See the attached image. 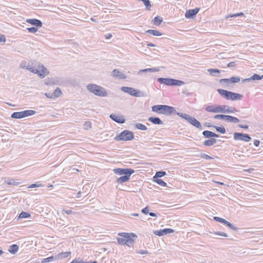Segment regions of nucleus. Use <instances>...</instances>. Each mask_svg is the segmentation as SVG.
<instances>
[{"instance_id": "nucleus-1", "label": "nucleus", "mask_w": 263, "mask_h": 263, "mask_svg": "<svg viewBox=\"0 0 263 263\" xmlns=\"http://www.w3.org/2000/svg\"><path fill=\"white\" fill-rule=\"evenodd\" d=\"M86 87L89 92L96 96L105 97L108 95L106 89L101 86L95 84H89L87 85Z\"/></svg>"}, {"instance_id": "nucleus-2", "label": "nucleus", "mask_w": 263, "mask_h": 263, "mask_svg": "<svg viewBox=\"0 0 263 263\" xmlns=\"http://www.w3.org/2000/svg\"><path fill=\"white\" fill-rule=\"evenodd\" d=\"M119 235L121 236L122 237L118 238L117 240L118 243L121 245H126L130 247L133 245L134 238H136L137 236L133 233H119Z\"/></svg>"}, {"instance_id": "nucleus-3", "label": "nucleus", "mask_w": 263, "mask_h": 263, "mask_svg": "<svg viewBox=\"0 0 263 263\" xmlns=\"http://www.w3.org/2000/svg\"><path fill=\"white\" fill-rule=\"evenodd\" d=\"M152 110L154 112L165 115H172L176 112L173 107L165 105H154L152 107Z\"/></svg>"}, {"instance_id": "nucleus-4", "label": "nucleus", "mask_w": 263, "mask_h": 263, "mask_svg": "<svg viewBox=\"0 0 263 263\" xmlns=\"http://www.w3.org/2000/svg\"><path fill=\"white\" fill-rule=\"evenodd\" d=\"M217 91L224 98L232 101L240 100L242 98L240 94L229 91L223 89H218Z\"/></svg>"}, {"instance_id": "nucleus-5", "label": "nucleus", "mask_w": 263, "mask_h": 263, "mask_svg": "<svg viewBox=\"0 0 263 263\" xmlns=\"http://www.w3.org/2000/svg\"><path fill=\"white\" fill-rule=\"evenodd\" d=\"M177 114L179 117L188 121L193 126L200 129H202V126L200 122L197 120L194 117H191L189 115L181 112H177Z\"/></svg>"}, {"instance_id": "nucleus-6", "label": "nucleus", "mask_w": 263, "mask_h": 263, "mask_svg": "<svg viewBox=\"0 0 263 263\" xmlns=\"http://www.w3.org/2000/svg\"><path fill=\"white\" fill-rule=\"evenodd\" d=\"M134 138V133L128 130H124L119 135H117L115 140L117 141H129L133 140Z\"/></svg>"}, {"instance_id": "nucleus-7", "label": "nucleus", "mask_w": 263, "mask_h": 263, "mask_svg": "<svg viewBox=\"0 0 263 263\" xmlns=\"http://www.w3.org/2000/svg\"><path fill=\"white\" fill-rule=\"evenodd\" d=\"M121 90L122 91L128 93L129 95L134 97H139L144 96V94L142 92L138 90H137L133 87L122 86L121 87Z\"/></svg>"}, {"instance_id": "nucleus-8", "label": "nucleus", "mask_w": 263, "mask_h": 263, "mask_svg": "<svg viewBox=\"0 0 263 263\" xmlns=\"http://www.w3.org/2000/svg\"><path fill=\"white\" fill-rule=\"evenodd\" d=\"M233 138L235 140H240L246 142H249L251 140L249 135L240 133H234Z\"/></svg>"}, {"instance_id": "nucleus-9", "label": "nucleus", "mask_w": 263, "mask_h": 263, "mask_svg": "<svg viewBox=\"0 0 263 263\" xmlns=\"http://www.w3.org/2000/svg\"><path fill=\"white\" fill-rule=\"evenodd\" d=\"M236 111V110L234 108L228 105H219L218 113L231 114Z\"/></svg>"}, {"instance_id": "nucleus-10", "label": "nucleus", "mask_w": 263, "mask_h": 263, "mask_svg": "<svg viewBox=\"0 0 263 263\" xmlns=\"http://www.w3.org/2000/svg\"><path fill=\"white\" fill-rule=\"evenodd\" d=\"M114 172L118 175H132L134 173V170L131 168H115L113 170Z\"/></svg>"}, {"instance_id": "nucleus-11", "label": "nucleus", "mask_w": 263, "mask_h": 263, "mask_svg": "<svg viewBox=\"0 0 263 263\" xmlns=\"http://www.w3.org/2000/svg\"><path fill=\"white\" fill-rule=\"evenodd\" d=\"M35 71V73L37 74L41 78H44L48 73L47 69L43 65H39Z\"/></svg>"}, {"instance_id": "nucleus-12", "label": "nucleus", "mask_w": 263, "mask_h": 263, "mask_svg": "<svg viewBox=\"0 0 263 263\" xmlns=\"http://www.w3.org/2000/svg\"><path fill=\"white\" fill-rule=\"evenodd\" d=\"M112 76L119 79H125L127 78L122 71L118 69H115L112 71Z\"/></svg>"}, {"instance_id": "nucleus-13", "label": "nucleus", "mask_w": 263, "mask_h": 263, "mask_svg": "<svg viewBox=\"0 0 263 263\" xmlns=\"http://www.w3.org/2000/svg\"><path fill=\"white\" fill-rule=\"evenodd\" d=\"M219 105H210L205 107V110L209 112L218 113Z\"/></svg>"}, {"instance_id": "nucleus-14", "label": "nucleus", "mask_w": 263, "mask_h": 263, "mask_svg": "<svg viewBox=\"0 0 263 263\" xmlns=\"http://www.w3.org/2000/svg\"><path fill=\"white\" fill-rule=\"evenodd\" d=\"M200 9L198 8H196L193 9H190L187 11L185 14V16L186 18H192L193 16L196 15L197 13L199 12Z\"/></svg>"}, {"instance_id": "nucleus-15", "label": "nucleus", "mask_w": 263, "mask_h": 263, "mask_svg": "<svg viewBox=\"0 0 263 263\" xmlns=\"http://www.w3.org/2000/svg\"><path fill=\"white\" fill-rule=\"evenodd\" d=\"M157 81L161 84H164L168 86H173L174 79L170 78H158Z\"/></svg>"}, {"instance_id": "nucleus-16", "label": "nucleus", "mask_w": 263, "mask_h": 263, "mask_svg": "<svg viewBox=\"0 0 263 263\" xmlns=\"http://www.w3.org/2000/svg\"><path fill=\"white\" fill-rule=\"evenodd\" d=\"M240 81V79L238 77H232L230 79H221L220 82H224L227 83H236Z\"/></svg>"}, {"instance_id": "nucleus-17", "label": "nucleus", "mask_w": 263, "mask_h": 263, "mask_svg": "<svg viewBox=\"0 0 263 263\" xmlns=\"http://www.w3.org/2000/svg\"><path fill=\"white\" fill-rule=\"evenodd\" d=\"M109 117L114 121L119 123H124L125 121V119L121 116L115 114H111Z\"/></svg>"}, {"instance_id": "nucleus-18", "label": "nucleus", "mask_w": 263, "mask_h": 263, "mask_svg": "<svg viewBox=\"0 0 263 263\" xmlns=\"http://www.w3.org/2000/svg\"><path fill=\"white\" fill-rule=\"evenodd\" d=\"M261 79H263V75H262L261 76H260L259 75H258L257 74H254L250 78L243 79L242 81V82L245 83V82H248L251 81L259 80H261Z\"/></svg>"}, {"instance_id": "nucleus-19", "label": "nucleus", "mask_w": 263, "mask_h": 263, "mask_svg": "<svg viewBox=\"0 0 263 263\" xmlns=\"http://www.w3.org/2000/svg\"><path fill=\"white\" fill-rule=\"evenodd\" d=\"M26 22L29 23L32 25L35 26L36 27H42V23L41 21L35 19H27Z\"/></svg>"}, {"instance_id": "nucleus-20", "label": "nucleus", "mask_w": 263, "mask_h": 263, "mask_svg": "<svg viewBox=\"0 0 263 263\" xmlns=\"http://www.w3.org/2000/svg\"><path fill=\"white\" fill-rule=\"evenodd\" d=\"M224 121L231 123H238L239 122V119L235 117L229 115H225Z\"/></svg>"}, {"instance_id": "nucleus-21", "label": "nucleus", "mask_w": 263, "mask_h": 263, "mask_svg": "<svg viewBox=\"0 0 263 263\" xmlns=\"http://www.w3.org/2000/svg\"><path fill=\"white\" fill-rule=\"evenodd\" d=\"M148 121L154 124L160 125L163 124V122L158 117H150L148 118Z\"/></svg>"}, {"instance_id": "nucleus-22", "label": "nucleus", "mask_w": 263, "mask_h": 263, "mask_svg": "<svg viewBox=\"0 0 263 263\" xmlns=\"http://www.w3.org/2000/svg\"><path fill=\"white\" fill-rule=\"evenodd\" d=\"M132 175H125L124 176H121L118 178L117 180V182L118 183H122L127 181Z\"/></svg>"}, {"instance_id": "nucleus-23", "label": "nucleus", "mask_w": 263, "mask_h": 263, "mask_svg": "<svg viewBox=\"0 0 263 263\" xmlns=\"http://www.w3.org/2000/svg\"><path fill=\"white\" fill-rule=\"evenodd\" d=\"M159 69L158 68H147L144 69H141L139 71L138 73H146V72H154L156 71H158Z\"/></svg>"}, {"instance_id": "nucleus-24", "label": "nucleus", "mask_w": 263, "mask_h": 263, "mask_svg": "<svg viewBox=\"0 0 263 263\" xmlns=\"http://www.w3.org/2000/svg\"><path fill=\"white\" fill-rule=\"evenodd\" d=\"M145 33L154 36H160L162 35V33L160 31L156 30L149 29L146 31Z\"/></svg>"}, {"instance_id": "nucleus-25", "label": "nucleus", "mask_w": 263, "mask_h": 263, "mask_svg": "<svg viewBox=\"0 0 263 263\" xmlns=\"http://www.w3.org/2000/svg\"><path fill=\"white\" fill-rule=\"evenodd\" d=\"M18 246L16 245H12L10 246L8 251L12 254H15L18 250Z\"/></svg>"}, {"instance_id": "nucleus-26", "label": "nucleus", "mask_w": 263, "mask_h": 263, "mask_svg": "<svg viewBox=\"0 0 263 263\" xmlns=\"http://www.w3.org/2000/svg\"><path fill=\"white\" fill-rule=\"evenodd\" d=\"M216 141H217L216 139H215L214 138H212L211 139L205 140L203 142V144H204V145L206 146H212V145L215 144L216 143Z\"/></svg>"}, {"instance_id": "nucleus-27", "label": "nucleus", "mask_w": 263, "mask_h": 263, "mask_svg": "<svg viewBox=\"0 0 263 263\" xmlns=\"http://www.w3.org/2000/svg\"><path fill=\"white\" fill-rule=\"evenodd\" d=\"M208 71L212 75L216 77L220 76V70L217 69H208Z\"/></svg>"}, {"instance_id": "nucleus-28", "label": "nucleus", "mask_w": 263, "mask_h": 263, "mask_svg": "<svg viewBox=\"0 0 263 263\" xmlns=\"http://www.w3.org/2000/svg\"><path fill=\"white\" fill-rule=\"evenodd\" d=\"M11 118L14 119H21L24 118L23 111L13 112L11 115Z\"/></svg>"}, {"instance_id": "nucleus-29", "label": "nucleus", "mask_w": 263, "mask_h": 263, "mask_svg": "<svg viewBox=\"0 0 263 263\" xmlns=\"http://www.w3.org/2000/svg\"><path fill=\"white\" fill-rule=\"evenodd\" d=\"M5 183L9 184V185H17L19 184L20 182L17 181V180L12 179H9L5 181Z\"/></svg>"}, {"instance_id": "nucleus-30", "label": "nucleus", "mask_w": 263, "mask_h": 263, "mask_svg": "<svg viewBox=\"0 0 263 263\" xmlns=\"http://www.w3.org/2000/svg\"><path fill=\"white\" fill-rule=\"evenodd\" d=\"M36 111L33 110H27L23 111L24 117H28L34 115Z\"/></svg>"}, {"instance_id": "nucleus-31", "label": "nucleus", "mask_w": 263, "mask_h": 263, "mask_svg": "<svg viewBox=\"0 0 263 263\" xmlns=\"http://www.w3.org/2000/svg\"><path fill=\"white\" fill-rule=\"evenodd\" d=\"M27 218H31V215L28 212H22L20 214L17 219Z\"/></svg>"}, {"instance_id": "nucleus-32", "label": "nucleus", "mask_w": 263, "mask_h": 263, "mask_svg": "<svg viewBox=\"0 0 263 263\" xmlns=\"http://www.w3.org/2000/svg\"><path fill=\"white\" fill-rule=\"evenodd\" d=\"M135 127L137 129L141 130H146L147 129V127L145 125H144L142 123H136Z\"/></svg>"}, {"instance_id": "nucleus-33", "label": "nucleus", "mask_w": 263, "mask_h": 263, "mask_svg": "<svg viewBox=\"0 0 263 263\" xmlns=\"http://www.w3.org/2000/svg\"><path fill=\"white\" fill-rule=\"evenodd\" d=\"M162 21L163 19L161 17L157 16L153 20V24L156 25H159Z\"/></svg>"}, {"instance_id": "nucleus-34", "label": "nucleus", "mask_w": 263, "mask_h": 263, "mask_svg": "<svg viewBox=\"0 0 263 263\" xmlns=\"http://www.w3.org/2000/svg\"><path fill=\"white\" fill-rule=\"evenodd\" d=\"M153 181L162 186L165 187L167 186L166 183L160 179H153Z\"/></svg>"}, {"instance_id": "nucleus-35", "label": "nucleus", "mask_w": 263, "mask_h": 263, "mask_svg": "<svg viewBox=\"0 0 263 263\" xmlns=\"http://www.w3.org/2000/svg\"><path fill=\"white\" fill-rule=\"evenodd\" d=\"M166 175V172L163 171H159L156 172L155 175L154 176L153 179H159L158 178L162 177Z\"/></svg>"}, {"instance_id": "nucleus-36", "label": "nucleus", "mask_w": 263, "mask_h": 263, "mask_svg": "<svg viewBox=\"0 0 263 263\" xmlns=\"http://www.w3.org/2000/svg\"><path fill=\"white\" fill-rule=\"evenodd\" d=\"M61 93H62L61 90L60 89V88L58 87L55 89L54 92L52 93V95H53V98H57V97H59V96H60Z\"/></svg>"}, {"instance_id": "nucleus-37", "label": "nucleus", "mask_w": 263, "mask_h": 263, "mask_svg": "<svg viewBox=\"0 0 263 263\" xmlns=\"http://www.w3.org/2000/svg\"><path fill=\"white\" fill-rule=\"evenodd\" d=\"M185 84V83L181 80L174 79L173 86H181Z\"/></svg>"}, {"instance_id": "nucleus-38", "label": "nucleus", "mask_w": 263, "mask_h": 263, "mask_svg": "<svg viewBox=\"0 0 263 263\" xmlns=\"http://www.w3.org/2000/svg\"><path fill=\"white\" fill-rule=\"evenodd\" d=\"M53 260H55L54 256H51L50 257H47V258L43 259L42 260L41 262H42V263H48V262L52 261Z\"/></svg>"}, {"instance_id": "nucleus-39", "label": "nucleus", "mask_w": 263, "mask_h": 263, "mask_svg": "<svg viewBox=\"0 0 263 263\" xmlns=\"http://www.w3.org/2000/svg\"><path fill=\"white\" fill-rule=\"evenodd\" d=\"M213 133L209 130H204L202 132V135L206 138H210L212 137Z\"/></svg>"}, {"instance_id": "nucleus-40", "label": "nucleus", "mask_w": 263, "mask_h": 263, "mask_svg": "<svg viewBox=\"0 0 263 263\" xmlns=\"http://www.w3.org/2000/svg\"><path fill=\"white\" fill-rule=\"evenodd\" d=\"M30 66L29 64H28L26 61L22 62L20 64V67L23 69H28L29 67Z\"/></svg>"}, {"instance_id": "nucleus-41", "label": "nucleus", "mask_w": 263, "mask_h": 263, "mask_svg": "<svg viewBox=\"0 0 263 263\" xmlns=\"http://www.w3.org/2000/svg\"><path fill=\"white\" fill-rule=\"evenodd\" d=\"M214 128L216 129V130L221 133V134H224L226 133V129L225 128L223 127H219L217 126H214Z\"/></svg>"}, {"instance_id": "nucleus-42", "label": "nucleus", "mask_w": 263, "mask_h": 263, "mask_svg": "<svg viewBox=\"0 0 263 263\" xmlns=\"http://www.w3.org/2000/svg\"><path fill=\"white\" fill-rule=\"evenodd\" d=\"M91 127V123L89 121H86L83 124V128L85 129L88 130Z\"/></svg>"}, {"instance_id": "nucleus-43", "label": "nucleus", "mask_w": 263, "mask_h": 263, "mask_svg": "<svg viewBox=\"0 0 263 263\" xmlns=\"http://www.w3.org/2000/svg\"><path fill=\"white\" fill-rule=\"evenodd\" d=\"M154 233L155 235H156L157 236H163V235H165V234L164 233V229L160 230H158V231H155L154 232Z\"/></svg>"}, {"instance_id": "nucleus-44", "label": "nucleus", "mask_w": 263, "mask_h": 263, "mask_svg": "<svg viewBox=\"0 0 263 263\" xmlns=\"http://www.w3.org/2000/svg\"><path fill=\"white\" fill-rule=\"evenodd\" d=\"M224 224L233 230H237V228L236 227L234 226L233 224H232L231 223H230L229 221L227 220L226 222H224Z\"/></svg>"}, {"instance_id": "nucleus-45", "label": "nucleus", "mask_w": 263, "mask_h": 263, "mask_svg": "<svg viewBox=\"0 0 263 263\" xmlns=\"http://www.w3.org/2000/svg\"><path fill=\"white\" fill-rule=\"evenodd\" d=\"M27 30L30 33H35L37 31L38 29L36 27H32L30 28H27Z\"/></svg>"}, {"instance_id": "nucleus-46", "label": "nucleus", "mask_w": 263, "mask_h": 263, "mask_svg": "<svg viewBox=\"0 0 263 263\" xmlns=\"http://www.w3.org/2000/svg\"><path fill=\"white\" fill-rule=\"evenodd\" d=\"M225 115L218 114L214 116V118L215 119H221L224 120Z\"/></svg>"}, {"instance_id": "nucleus-47", "label": "nucleus", "mask_w": 263, "mask_h": 263, "mask_svg": "<svg viewBox=\"0 0 263 263\" xmlns=\"http://www.w3.org/2000/svg\"><path fill=\"white\" fill-rule=\"evenodd\" d=\"M214 219L217 221L223 223L224 224V222H226V220H225L222 218L219 217H214Z\"/></svg>"}, {"instance_id": "nucleus-48", "label": "nucleus", "mask_w": 263, "mask_h": 263, "mask_svg": "<svg viewBox=\"0 0 263 263\" xmlns=\"http://www.w3.org/2000/svg\"><path fill=\"white\" fill-rule=\"evenodd\" d=\"M213 234H216V235H220V236H223V237L228 236L227 234L226 233L218 231V232H214V233H213Z\"/></svg>"}, {"instance_id": "nucleus-49", "label": "nucleus", "mask_w": 263, "mask_h": 263, "mask_svg": "<svg viewBox=\"0 0 263 263\" xmlns=\"http://www.w3.org/2000/svg\"><path fill=\"white\" fill-rule=\"evenodd\" d=\"M200 157L201 158L205 159H211L212 158L211 156H210L205 154H201L200 155Z\"/></svg>"}, {"instance_id": "nucleus-50", "label": "nucleus", "mask_w": 263, "mask_h": 263, "mask_svg": "<svg viewBox=\"0 0 263 263\" xmlns=\"http://www.w3.org/2000/svg\"><path fill=\"white\" fill-rule=\"evenodd\" d=\"M61 255H62L63 258H66L68 257L70 254V252H61Z\"/></svg>"}, {"instance_id": "nucleus-51", "label": "nucleus", "mask_w": 263, "mask_h": 263, "mask_svg": "<svg viewBox=\"0 0 263 263\" xmlns=\"http://www.w3.org/2000/svg\"><path fill=\"white\" fill-rule=\"evenodd\" d=\"M54 256L55 260H60V259H62V258H63L61 253H59L58 254H57L55 256Z\"/></svg>"}, {"instance_id": "nucleus-52", "label": "nucleus", "mask_w": 263, "mask_h": 263, "mask_svg": "<svg viewBox=\"0 0 263 263\" xmlns=\"http://www.w3.org/2000/svg\"><path fill=\"white\" fill-rule=\"evenodd\" d=\"M6 39L5 36L4 34L0 33V43H2V42L4 43L6 42Z\"/></svg>"}, {"instance_id": "nucleus-53", "label": "nucleus", "mask_w": 263, "mask_h": 263, "mask_svg": "<svg viewBox=\"0 0 263 263\" xmlns=\"http://www.w3.org/2000/svg\"><path fill=\"white\" fill-rule=\"evenodd\" d=\"M70 263H84V261L82 259H75Z\"/></svg>"}, {"instance_id": "nucleus-54", "label": "nucleus", "mask_w": 263, "mask_h": 263, "mask_svg": "<svg viewBox=\"0 0 263 263\" xmlns=\"http://www.w3.org/2000/svg\"><path fill=\"white\" fill-rule=\"evenodd\" d=\"M36 68V67L32 66L30 65V66L29 67L28 70L33 73H35V70Z\"/></svg>"}, {"instance_id": "nucleus-55", "label": "nucleus", "mask_w": 263, "mask_h": 263, "mask_svg": "<svg viewBox=\"0 0 263 263\" xmlns=\"http://www.w3.org/2000/svg\"><path fill=\"white\" fill-rule=\"evenodd\" d=\"M164 233L165 234V235L167 234H168V233H172L173 232V230L171 229H164Z\"/></svg>"}, {"instance_id": "nucleus-56", "label": "nucleus", "mask_w": 263, "mask_h": 263, "mask_svg": "<svg viewBox=\"0 0 263 263\" xmlns=\"http://www.w3.org/2000/svg\"><path fill=\"white\" fill-rule=\"evenodd\" d=\"M62 212H63L64 213H66L67 214H70L72 213V211L71 210H65V209H63L62 210Z\"/></svg>"}, {"instance_id": "nucleus-57", "label": "nucleus", "mask_w": 263, "mask_h": 263, "mask_svg": "<svg viewBox=\"0 0 263 263\" xmlns=\"http://www.w3.org/2000/svg\"><path fill=\"white\" fill-rule=\"evenodd\" d=\"M45 96L48 98H54L52 93H45Z\"/></svg>"}, {"instance_id": "nucleus-58", "label": "nucleus", "mask_w": 263, "mask_h": 263, "mask_svg": "<svg viewBox=\"0 0 263 263\" xmlns=\"http://www.w3.org/2000/svg\"><path fill=\"white\" fill-rule=\"evenodd\" d=\"M41 186V184H36V183H33V184H31L29 187V188H34V187H39Z\"/></svg>"}, {"instance_id": "nucleus-59", "label": "nucleus", "mask_w": 263, "mask_h": 263, "mask_svg": "<svg viewBox=\"0 0 263 263\" xmlns=\"http://www.w3.org/2000/svg\"><path fill=\"white\" fill-rule=\"evenodd\" d=\"M138 253L141 254H148V252L146 250H139L138 252Z\"/></svg>"}, {"instance_id": "nucleus-60", "label": "nucleus", "mask_w": 263, "mask_h": 263, "mask_svg": "<svg viewBox=\"0 0 263 263\" xmlns=\"http://www.w3.org/2000/svg\"><path fill=\"white\" fill-rule=\"evenodd\" d=\"M142 212L145 214H146L147 213H148V209L147 207H146L145 208H144L143 209H142Z\"/></svg>"}, {"instance_id": "nucleus-61", "label": "nucleus", "mask_w": 263, "mask_h": 263, "mask_svg": "<svg viewBox=\"0 0 263 263\" xmlns=\"http://www.w3.org/2000/svg\"><path fill=\"white\" fill-rule=\"evenodd\" d=\"M259 144H260V141L258 140H254V145L255 146H259Z\"/></svg>"}, {"instance_id": "nucleus-62", "label": "nucleus", "mask_w": 263, "mask_h": 263, "mask_svg": "<svg viewBox=\"0 0 263 263\" xmlns=\"http://www.w3.org/2000/svg\"><path fill=\"white\" fill-rule=\"evenodd\" d=\"M239 127H240L241 128H244V129H248L249 127V126L247 125L240 124V125H239Z\"/></svg>"}, {"instance_id": "nucleus-63", "label": "nucleus", "mask_w": 263, "mask_h": 263, "mask_svg": "<svg viewBox=\"0 0 263 263\" xmlns=\"http://www.w3.org/2000/svg\"><path fill=\"white\" fill-rule=\"evenodd\" d=\"M235 64H234V62H230L229 63L228 65H227V67H233L234 66Z\"/></svg>"}, {"instance_id": "nucleus-64", "label": "nucleus", "mask_w": 263, "mask_h": 263, "mask_svg": "<svg viewBox=\"0 0 263 263\" xmlns=\"http://www.w3.org/2000/svg\"><path fill=\"white\" fill-rule=\"evenodd\" d=\"M112 37V35L110 33H108L105 35L106 39H110Z\"/></svg>"}]
</instances>
